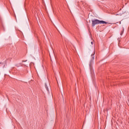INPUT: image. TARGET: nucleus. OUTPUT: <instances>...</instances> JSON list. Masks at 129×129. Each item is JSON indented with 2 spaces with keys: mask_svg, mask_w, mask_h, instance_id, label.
<instances>
[{
  "mask_svg": "<svg viewBox=\"0 0 129 129\" xmlns=\"http://www.w3.org/2000/svg\"><path fill=\"white\" fill-rule=\"evenodd\" d=\"M99 24H108V22H106L103 20H99L98 19H94L92 20V27H94L95 25H99Z\"/></svg>",
  "mask_w": 129,
  "mask_h": 129,
  "instance_id": "1",
  "label": "nucleus"
},
{
  "mask_svg": "<svg viewBox=\"0 0 129 129\" xmlns=\"http://www.w3.org/2000/svg\"><path fill=\"white\" fill-rule=\"evenodd\" d=\"M16 66H17V67H20V66H18V64H16Z\"/></svg>",
  "mask_w": 129,
  "mask_h": 129,
  "instance_id": "5",
  "label": "nucleus"
},
{
  "mask_svg": "<svg viewBox=\"0 0 129 129\" xmlns=\"http://www.w3.org/2000/svg\"><path fill=\"white\" fill-rule=\"evenodd\" d=\"M94 55H95V50H94L93 54H91V59L90 61L89 67L91 71L92 70V65L94 63Z\"/></svg>",
  "mask_w": 129,
  "mask_h": 129,
  "instance_id": "2",
  "label": "nucleus"
},
{
  "mask_svg": "<svg viewBox=\"0 0 129 129\" xmlns=\"http://www.w3.org/2000/svg\"><path fill=\"white\" fill-rule=\"evenodd\" d=\"M91 43L92 45H93V41H92Z\"/></svg>",
  "mask_w": 129,
  "mask_h": 129,
  "instance_id": "6",
  "label": "nucleus"
},
{
  "mask_svg": "<svg viewBox=\"0 0 129 129\" xmlns=\"http://www.w3.org/2000/svg\"><path fill=\"white\" fill-rule=\"evenodd\" d=\"M45 88L47 90V91H48L49 92V88H48V86H47V83H45Z\"/></svg>",
  "mask_w": 129,
  "mask_h": 129,
  "instance_id": "3",
  "label": "nucleus"
},
{
  "mask_svg": "<svg viewBox=\"0 0 129 129\" xmlns=\"http://www.w3.org/2000/svg\"><path fill=\"white\" fill-rule=\"evenodd\" d=\"M123 33V32H121V33H120L121 36V35H122Z\"/></svg>",
  "mask_w": 129,
  "mask_h": 129,
  "instance_id": "4",
  "label": "nucleus"
}]
</instances>
